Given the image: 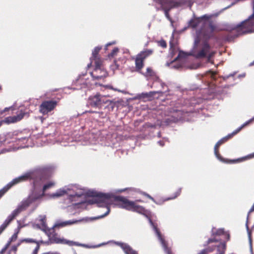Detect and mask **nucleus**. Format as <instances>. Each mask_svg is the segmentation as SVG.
I'll return each mask as SVG.
<instances>
[{
	"instance_id": "f257e3e1",
	"label": "nucleus",
	"mask_w": 254,
	"mask_h": 254,
	"mask_svg": "<svg viewBox=\"0 0 254 254\" xmlns=\"http://www.w3.org/2000/svg\"><path fill=\"white\" fill-rule=\"evenodd\" d=\"M94 196L95 202L97 203L98 206L105 208L106 210L104 214L95 217V219L102 218L109 214L110 212V205L113 200L119 202V205L122 208L127 210H131L134 202L124 196H115L109 193H97Z\"/></svg>"
},
{
	"instance_id": "f03ea898",
	"label": "nucleus",
	"mask_w": 254,
	"mask_h": 254,
	"mask_svg": "<svg viewBox=\"0 0 254 254\" xmlns=\"http://www.w3.org/2000/svg\"><path fill=\"white\" fill-rule=\"evenodd\" d=\"M49 177L46 176L43 172H28L25 174L14 179L2 189L0 190V198L13 186L19 183L33 180V186L34 190L40 188Z\"/></svg>"
},
{
	"instance_id": "7ed1b4c3",
	"label": "nucleus",
	"mask_w": 254,
	"mask_h": 254,
	"mask_svg": "<svg viewBox=\"0 0 254 254\" xmlns=\"http://www.w3.org/2000/svg\"><path fill=\"white\" fill-rule=\"evenodd\" d=\"M253 12L249 18L233 27L225 37L227 41L233 40L240 35L254 32V0H252Z\"/></svg>"
},
{
	"instance_id": "20e7f679",
	"label": "nucleus",
	"mask_w": 254,
	"mask_h": 254,
	"mask_svg": "<svg viewBox=\"0 0 254 254\" xmlns=\"http://www.w3.org/2000/svg\"><path fill=\"white\" fill-rule=\"evenodd\" d=\"M254 121V117L246 123H245L243 125H242L239 128H237L236 130L234 131L231 134H230L226 136V137L222 138L220 140H219L215 144L214 146V153L216 155V157L221 162L227 163V164H232L236 163L238 162H240L245 159V158H238L237 159H228L223 158L219 153V147L222 145L223 143L227 141L228 139L233 137L234 135L238 133L243 127L249 125Z\"/></svg>"
},
{
	"instance_id": "39448f33",
	"label": "nucleus",
	"mask_w": 254,
	"mask_h": 254,
	"mask_svg": "<svg viewBox=\"0 0 254 254\" xmlns=\"http://www.w3.org/2000/svg\"><path fill=\"white\" fill-rule=\"evenodd\" d=\"M39 199V196H37V194L33 193L30 194L27 198L22 200L17 208L15 209L9 215L7 219L4 221L3 224L6 227L17 216L21 211L25 210L31 204L37 200Z\"/></svg>"
},
{
	"instance_id": "423d86ee",
	"label": "nucleus",
	"mask_w": 254,
	"mask_h": 254,
	"mask_svg": "<svg viewBox=\"0 0 254 254\" xmlns=\"http://www.w3.org/2000/svg\"><path fill=\"white\" fill-rule=\"evenodd\" d=\"M186 3L187 1L186 0H170L160 4L161 5L160 7H156V9L157 10H163L166 18L171 20V18L169 15V11L173 8L181 7Z\"/></svg>"
},
{
	"instance_id": "0eeeda50",
	"label": "nucleus",
	"mask_w": 254,
	"mask_h": 254,
	"mask_svg": "<svg viewBox=\"0 0 254 254\" xmlns=\"http://www.w3.org/2000/svg\"><path fill=\"white\" fill-rule=\"evenodd\" d=\"M221 237H224L227 241L230 239V235L224 231V229L213 228L212 229L211 238H209L206 243L209 245H219L221 243H226L225 242H221ZM226 244V243H225Z\"/></svg>"
},
{
	"instance_id": "6e6552de",
	"label": "nucleus",
	"mask_w": 254,
	"mask_h": 254,
	"mask_svg": "<svg viewBox=\"0 0 254 254\" xmlns=\"http://www.w3.org/2000/svg\"><path fill=\"white\" fill-rule=\"evenodd\" d=\"M204 246L205 248L197 254H225L226 249L225 242L221 243L219 245H209L206 243Z\"/></svg>"
},
{
	"instance_id": "1a4fd4ad",
	"label": "nucleus",
	"mask_w": 254,
	"mask_h": 254,
	"mask_svg": "<svg viewBox=\"0 0 254 254\" xmlns=\"http://www.w3.org/2000/svg\"><path fill=\"white\" fill-rule=\"evenodd\" d=\"M51 243H55V244H66L69 246H82L85 248H95L97 247L98 246H88L85 244H80L78 243L77 242H73L72 241L67 240L64 238H59L58 236V234L56 233L55 231L54 233H53V235L50 237L49 239Z\"/></svg>"
},
{
	"instance_id": "9d476101",
	"label": "nucleus",
	"mask_w": 254,
	"mask_h": 254,
	"mask_svg": "<svg viewBox=\"0 0 254 254\" xmlns=\"http://www.w3.org/2000/svg\"><path fill=\"white\" fill-rule=\"evenodd\" d=\"M104 98L103 96L97 94L89 98L88 104L92 107L100 108L103 104L108 103V101H105ZM108 106L113 110L115 107V103L109 101Z\"/></svg>"
},
{
	"instance_id": "9b49d317",
	"label": "nucleus",
	"mask_w": 254,
	"mask_h": 254,
	"mask_svg": "<svg viewBox=\"0 0 254 254\" xmlns=\"http://www.w3.org/2000/svg\"><path fill=\"white\" fill-rule=\"evenodd\" d=\"M57 105V102L54 100L44 101L39 106V112L43 115L48 114L54 110Z\"/></svg>"
},
{
	"instance_id": "f8f14e48",
	"label": "nucleus",
	"mask_w": 254,
	"mask_h": 254,
	"mask_svg": "<svg viewBox=\"0 0 254 254\" xmlns=\"http://www.w3.org/2000/svg\"><path fill=\"white\" fill-rule=\"evenodd\" d=\"M151 222L153 226V229L156 234L157 238L161 244V245L163 248L165 253L166 254H174L172 251L171 248L168 246L167 242L165 241V239L162 236L159 229L157 228V226L156 225L154 224L151 221Z\"/></svg>"
},
{
	"instance_id": "ddd939ff",
	"label": "nucleus",
	"mask_w": 254,
	"mask_h": 254,
	"mask_svg": "<svg viewBox=\"0 0 254 254\" xmlns=\"http://www.w3.org/2000/svg\"><path fill=\"white\" fill-rule=\"evenodd\" d=\"M26 114V113L22 110L19 111L16 116H9L5 118L4 120L0 121V127L3 123L8 125L20 121Z\"/></svg>"
},
{
	"instance_id": "4468645a",
	"label": "nucleus",
	"mask_w": 254,
	"mask_h": 254,
	"mask_svg": "<svg viewBox=\"0 0 254 254\" xmlns=\"http://www.w3.org/2000/svg\"><path fill=\"white\" fill-rule=\"evenodd\" d=\"M91 75L94 78L99 79L106 77L108 73L104 67H95Z\"/></svg>"
},
{
	"instance_id": "2eb2a0df",
	"label": "nucleus",
	"mask_w": 254,
	"mask_h": 254,
	"mask_svg": "<svg viewBox=\"0 0 254 254\" xmlns=\"http://www.w3.org/2000/svg\"><path fill=\"white\" fill-rule=\"evenodd\" d=\"M210 49L209 44L207 42H204L202 45V49L195 55V57L197 59L205 57L206 54L209 52Z\"/></svg>"
},
{
	"instance_id": "dca6fc26",
	"label": "nucleus",
	"mask_w": 254,
	"mask_h": 254,
	"mask_svg": "<svg viewBox=\"0 0 254 254\" xmlns=\"http://www.w3.org/2000/svg\"><path fill=\"white\" fill-rule=\"evenodd\" d=\"M144 60L137 54L135 58V70L140 72L144 65Z\"/></svg>"
},
{
	"instance_id": "f3484780",
	"label": "nucleus",
	"mask_w": 254,
	"mask_h": 254,
	"mask_svg": "<svg viewBox=\"0 0 254 254\" xmlns=\"http://www.w3.org/2000/svg\"><path fill=\"white\" fill-rule=\"evenodd\" d=\"M253 211H254V203L253 204V205H252V206L251 207V209H250L248 213L247 221L246 224V228L248 234L249 241L251 246H252V230H250L249 228L248 221L251 213H252Z\"/></svg>"
},
{
	"instance_id": "a211bd4d",
	"label": "nucleus",
	"mask_w": 254,
	"mask_h": 254,
	"mask_svg": "<svg viewBox=\"0 0 254 254\" xmlns=\"http://www.w3.org/2000/svg\"><path fill=\"white\" fill-rule=\"evenodd\" d=\"M154 51L152 49H145L138 54L140 57H142L143 60H145L147 58L152 55Z\"/></svg>"
},
{
	"instance_id": "6ab92c4d",
	"label": "nucleus",
	"mask_w": 254,
	"mask_h": 254,
	"mask_svg": "<svg viewBox=\"0 0 254 254\" xmlns=\"http://www.w3.org/2000/svg\"><path fill=\"white\" fill-rule=\"evenodd\" d=\"M54 185H55V183H53V182H49L48 184H45V185H44V186L43 187L42 193L41 194H37V196H39V199H40L41 198H42L43 196H44L45 195V191L48 189H49L53 187V186H54Z\"/></svg>"
},
{
	"instance_id": "aec40b11",
	"label": "nucleus",
	"mask_w": 254,
	"mask_h": 254,
	"mask_svg": "<svg viewBox=\"0 0 254 254\" xmlns=\"http://www.w3.org/2000/svg\"><path fill=\"white\" fill-rule=\"evenodd\" d=\"M131 211L143 214L145 212V209L143 207L136 204L135 202L134 201L133 205V206H132Z\"/></svg>"
},
{
	"instance_id": "412c9836",
	"label": "nucleus",
	"mask_w": 254,
	"mask_h": 254,
	"mask_svg": "<svg viewBox=\"0 0 254 254\" xmlns=\"http://www.w3.org/2000/svg\"><path fill=\"white\" fill-rule=\"evenodd\" d=\"M77 222V221H66L64 222H58L56 223L54 225V227L56 228H60V227H65L67 225H71Z\"/></svg>"
},
{
	"instance_id": "4be33fe9",
	"label": "nucleus",
	"mask_w": 254,
	"mask_h": 254,
	"mask_svg": "<svg viewBox=\"0 0 254 254\" xmlns=\"http://www.w3.org/2000/svg\"><path fill=\"white\" fill-rule=\"evenodd\" d=\"M122 248L126 254H138L137 253L127 244H122Z\"/></svg>"
},
{
	"instance_id": "5701e85b",
	"label": "nucleus",
	"mask_w": 254,
	"mask_h": 254,
	"mask_svg": "<svg viewBox=\"0 0 254 254\" xmlns=\"http://www.w3.org/2000/svg\"><path fill=\"white\" fill-rule=\"evenodd\" d=\"M101 47H96L94 49L93 51H92V57L90 58L91 60L96 58H100L99 56V53L101 50Z\"/></svg>"
},
{
	"instance_id": "b1692460",
	"label": "nucleus",
	"mask_w": 254,
	"mask_h": 254,
	"mask_svg": "<svg viewBox=\"0 0 254 254\" xmlns=\"http://www.w3.org/2000/svg\"><path fill=\"white\" fill-rule=\"evenodd\" d=\"M200 22V18H196L190 20L189 26L193 28H196Z\"/></svg>"
},
{
	"instance_id": "393cba45",
	"label": "nucleus",
	"mask_w": 254,
	"mask_h": 254,
	"mask_svg": "<svg viewBox=\"0 0 254 254\" xmlns=\"http://www.w3.org/2000/svg\"><path fill=\"white\" fill-rule=\"evenodd\" d=\"M55 228L53 226L52 228H48L47 226H46V228L42 229L46 233L47 235L48 236L49 239L50 238V237L53 235V233H54L55 231Z\"/></svg>"
},
{
	"instance_id": "a878e982",
	"label": "nucleus",
	"mask_w": 254,
	"mask_h": 254,
	"mask_svg": "<svg viewBox=\"0 0 254 254\" xmlns=\"http://www.w3.org/2000/svg\"><path fill=\"white\" fill-rule=\"evenodd\" d=\"M91 61H94L95 62V67H104L103 64V60L100 58H96Z\"/></svg>"
},
{
	"instance_id": "bb28decb",
	"label": "nucleus",
	"mask_w": 254,
	"mask_h": 254,
	"mask_svg": "<svg viewBox=\"0 0 254 254\" xmlns=\"http://www.w3.org/2000/svg\"><path fill=\"white\" fill-rule=\"evenodd\" d=\"M146 77H154L156 76L155 72L153 70L151 67H147L146 72L144 74Z\"/></svg>"
},
{
	"instance_id": "cd10ccee",
	"label": "nucleus",
	"mask_w": 254,
	"mask_h": 254,
	"mask_svg": "<svg viewBox=\"0 0 254 254\" xmlns=\"http://www.w3.org/2000/svg\"><path fill=\"white\" fill-rule=\"evenodd\" d=\"M20 245V243L18 242L16 245L12 246L8 251V254H16L18 247Z\"/></svg>"
},
{
	"instance_id": "c85d7f7f",
	"label": "nucleus",
	"mask_w": 254,
	"mask_h": 254,
	"mask_svg": "<svg viewBox=\"0 0 254 254\" xmlns=\"http://www.w3.org/2000/svg\"><path fill=\"white\" fill-rule=\"evenodd\" d=\"M182 191V189L179 188L177 190L174 192L173 196L171 197H168L167 198H166L165 200H169L170 199H175L176 197H177L179 195H180Z\"/></svg>"
},
{
	"instance_id": "c756f323",
	"label": "nucleus",
	"mask_w": 254,
	"mask_h": 254,
	"mask_svg": "<svg viewBox=\"0 0 254 254\" xmlns=\"http://www.w3.org/2000/svg\"><path fill=\"white\" fill-rule=\"evenodd\" d=\"M39 221L40 222V224L42 226V229L46 228V217L45 216H42L40 217V219H39Z\"/></svg>"
},
{
	"instance_id": "7c9ffc66",
	"label": "nucleus",
	"mask_w": 254,
	"mask_h": 254,
	"mask_svg": "<svg viewBox=\"0 0 254 254\" xmlns=\"http://www.w3.org/2000/svg\"><path fill=\"white\" fill-rule=\"evenodd\" d=\"M119 51V48L117 47H115L112 51L111 53L108 54V57L109 58H114L115 56H116L117 55Z\"/></svg>"
},
{
	"instance_id": "2f4dec72",
	"label": "nucleus",
	"mask_w": 254,
	"mask_h": 254,
	"mask_svg": "<svg viewBox=\"0 0 254 254\" xmlns=\"http://www.w3.org/2000/svg\"><path fill=\"white\" fill-rule=\"evenodd\" d=\"M158 46L163 48H166L167 46V43L164 40H161L160 41H156Z\"/></svg>"
},
{
	"instance_id": "473e14b6",
	"label": "nucleus",
	"mask_w": 254,
	"mask_h": 254,
	"mask_svg": "<svg viewBox=\"0 0 254 254\" xmlns=\"http://www.w3.org/2000/svg\"><path fill=\"white\" fill-rule=\"evenodd\" d=\"M23 242L28 243H37V242L35 240H34L32 239H30V238L22 239V240H20V241L19 242V243H20V244Z\"/></svg>"
},
{
	"instance_id": "72a5a7b5",
	"label": "nucleus",
	"mask_w": 254,
	"mask_h": 254,
	"mask_svg": "<svg viewBox=\"0 0 254 254\" xmlns=\"http://www.w3.org/2000/svg\"><path fill=\"white\" fill-rule=\"evenodd\" d=\"M66 191L65 190H60L59 191H57L56 193L53 194L54 196H57L59 197L61 196H62L66 193Z\"/></svg>"
},
{
	"instance_id": "f704fd0d",
	"label": "nucleus",
	"mask_w": 254,
	"mask_h": 254,
	"mask_svg": "<svg viewBox=\"0 0 254 254\" xmlns=\"http://www.w3.org/2000/svg\"><path fill=\"white\" fill-rule=\"evenodd\" d=\"M11 240H10L7 242V243L5 245V246L2 249V250L0 252V254H3L5 252L6 250L9 247V246L11 244Z\"/></svg>"
},
{
	"instance_id": "c9c22d12",
	"label": "nucleus",
	"mask_w": 254,
	"mask_h": 254,
	"mask_svg": "<svg viewBox=\"0 0 254 254\" xmlns=\"http://www.w3.org/2000/svg\"><path fill=\"white\" fill-rule=\"evenodd\" d=\"M171 54L173 56L175 54V48L172 42L170 43Z\"/></svg>"
},
{
	"instance_id": "e433bc0d",
	"label": "nucleus",
	"mask_w": 254,
	"mask_h": 254,
	"mask_svg": "<svg viewBox=\"0 0 254 254\" xmlns=\"http://www.w3.org/2000/svg\"><path fill=\"white\" fill-rule=\"evenodd\" d=\"M209 27L210 29L211 32H213L216 29V26L214 25L212 22L209 23Z\"/></svg>"
},
{
	"instance_id": "4c0bfd02",
	"label": "nucleus",
	"mask_w": 254,
	"mask_h": 254,
	"mask_svg": "<svg viewBox=\"0 0 254 254\" xmlns=\"http://www.w3.org/2000/svg\"><path fill=\"white\" fill-rule=\"evenodd\" d=\"M12 109H13L12 107H8V108L6 107V108H4V110L0 111V115H2L4 112H7V111H9V110Z\"/></svg>"
},
{
	"instance_id": "58836bf2",
	"label": "nucleus",
	"mask_w": 254,
	"mask_h": 254,
	"mask_svg": "<svg viewBox=\"0 0 254 254\" xmlns=\"http://www.w3.org/2000/svg\"><path fill=\"white\" fill-rule=\"evenodd\" d=\"M39 249H40V246L38 244H37L36 248H35V249L34 250V251L32 253V254H37Z\"/></svg>"
},
{
	"instance_id": "ea45409f",
	"label": "nucleus",
	"mask_w": 254,
	"mask_h": 254,
	"mask_svg": "<svg viewBox=\"0 0 254 254\" xmlns=\"http://www.w3.org/2000/svg\"><path fill=\"white\" fill-rule=\"evenodd\" d=\"M7 227L4 225V224L3 223L0 226V234L3 232V231Z\"/></svg>"
},
{
	"instance_id": "a19ab883",
	"label": "nucleus",
	"mask_w": 254,
	"mask_h": 254,
	"mask_svg": "<svg viewBox=\"0 0 254 254\" xmlns=\"http://www.w3.org/2000/svg\"><path fill=\"white\" fill-rule=\"evenodd\" d=\"M210 17H211L210 16H208V15L205 14V15H203L199 18H200V19H201L208 20L210 18Z\"/></svg>"
},
{
	"instance_id": "79ce46f5",
	"label": "nucleus",
	"mask_w": 254,
	"mask_h": 254,
	"mask_svg": "<svg viewBox=\"0 0 254 254\" xmlns=\"http://www.w3.org/2000/svg\"><path fill=\"white\" fill-rule=\"evenodd\" d=\"M234 76V74H229V75H226V76H224L222 77L223 79L224 80H226L229 77H230V76Z\"/></svg>"
},
{
	"instance_id": "37998d69",
	"label": "nucleus",
	"mask_w": 254,
	"mask_h": 254,
	"mask_svg": "<svg viewBox=\"0 0 254 254\" xmlns=\"http://www.w3.org/2000/svg\"><path fill=\"white\" fill-rule=\"evenodd\" d=\"M115 43V42H113V43H109L108 44H107L106 45V47H105V50H107V47L109 46H111L112 45V44H114Z\"/></svg>"
},
{
	"instance_id": "c03bdc74",
	"label": "nucleus",
	"mask_w": 254,
	"mask_h": 254,
	"mask_svg": "<svg viewBox=\"0 0 254 254\" xmlns=\"http://www.w3.org/2000/svg\"><path fill=\"white\" fill-rule=\"evenodd\" d=\"M88 112L90 113H98L99 114H101V115L103 114L102 112H94V111H89Z\"/></svg>"
},
{
	"instance_id": "a18cd8bd",
	"label": "nucleus",
	"mask_w": 254,
	"mask_h": 254,
	"mask_svg": "<svg viewBox=\"0 0 254 254\" xmlns=\"http://www.w3.org/2000/svg\"><path fill=\"white\" fill-rule=\"evenodd\" d=\"M158 143L161 146H163L164 145V142L163 141H159L158 142Z\"/></svg>"
},
{
	"instance_id": "49530a36",
	"label": "nucleus",
	"mask_w": 254,
	"mask_h": 254,
	"mask_svg": "<svg viewBox=\"0 0 254 254\" xmlns=\"http://www.w3.org/2000/svg\"><path fill=\"white\" fill-rule=\"evenodd\" d=\"M147 196L148 198H149L150 199H151V200H154V198L151 196L150 195H149V194H147Z\"/></svg>"
},
{
	"instance_id": "de8ad7c7",
	"label": "nucleus",
	"mask_w": 254,
	"mask_h": 254,
	"mask_svg": "<svg viewBox=\"0 0 254 254\" xmlns=\"http://www.w3.org/2000/svg\"><path fill=\"white\" fill-rule=\"evenodd\" d=\"M180 58V54L175 59V60H174V61H177Z\"/></svg>"
},
{
	"instance_id": "09e8293b",
	"label": "nucleus",
	"mask_w": 254,
	"mask_h": 254,
	"mask_svg": "<svg viewBox=\"0 0 254 254\" xmlns=\"http://www.w3.org/2000/svg\"><path fill=\"white\" fill-rule=\"evenodd\" d=\"M213 54L212 53L209 54V55H208V59H210V58H211V57L213 56Z\"/></svg>"
},
{
	"instance_id": "8fccbe9b",
	"label": "nucleus",
	"mask_w": 254,
	"mask_h": 254,
	"mask_svg": "<svg viewBox=\"0 0 254 254\" xmlns=\"http://www.w3.org/2000/svg\"><path fill=\"white\" fill-rule=\"evenodd\" d=\"M81 195H82L81 194H77V193H76V194L74 195V196H77V197H81Z\"/></svg>"
},
{
	"instance_id": "3c124183",
	"label": "nucleus",
	"mask_w": 254,
	"mask_h": 254,
	"mask_svg": "<svg viewBox=\"0 0 254 254\" xmlns=\"http://www.w3.org/2000/svg\"><path fill=\"white\" fill-rule=\"evenodd\" d=\"M135 201H137V202H143L142 200L139 199V200H136Z\"/></svg>"
},
{
	"instance_id": "603ef678",
	"label": "nucleus",
	"mask_w": 254,
	"mask_h": 254,
	"mask_svg": "<svg viewBox=\"0 0 254 254\" xmlns=\"http://www.w3.org/2000/svg\"><path fill=\"white\" fill-rule=\"evenodd\" d=\"M252 65L254 64V62L251 64Z\"/></svg>"
},
{
	"instance_id": "864d4df0",
	"label": "nucleus",
	"mask_w": 254,
	"mask_h": 254,
	"mask_svg": "<svg viewBox=\"0 0 254 254\" xmlns=\"http://www.w3.org/2000/svg\"><path fill=\"white\" fill-rule=\"evenodd\" d=\"M1 89V87L0 86V90Z\"/></svg>"
}]
</instances>
